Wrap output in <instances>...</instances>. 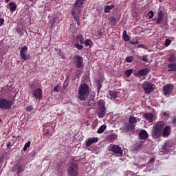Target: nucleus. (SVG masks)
Returning a JSON list of instances; mask_svg holds the SVG:
<instances>
[{
	"instance_id": "nucleus-1",
	"label": "nucleus",
	"mask_w": 176,
	"mask_h": 176,
	"mask_svg": "<svg viewBox=\"0 0 176 176\" xmlns=\"http://www.w3.org/2000/svg\"><path fill=\"white\" fill-rule=\"evenodd\" d=\"M90 94L89 91V85L86 83L82 84L78 87V98L80 101H85L87 96Z\"/></svg>"
},
{
	"instance_id": "nucleus-2",
	"label": "nucleus",
	"mask_w": 176,
	"mask_h": 176,
	"mask_svg": "<svg viewBox=\"0 0 176 176\" xmlns=\"http://www.w3.org/2000/svg\"><path fill=\"white\" fill-rule=\"evenodd\" d=\"M85 1L86 0H76L74 5L72 14H80L82 9H83V5H85Z\"/></svg>"
},
{
	"instance_id": "nucleus-3",
	"label": "nucleus",
	"mask_w": 176,
	"mask_h": 176,
	"mask_svg": "<svg viewBox=\"0 0 176 176\" xmlns=\"http://www.w3.org/2000/svg\"><path fill=\"white\" fill-rule=\"evenodd\" d=\"M67 174L69 176H78L79 175V167L78 164L72 162L67 168Z\"/></svg>"
},
{
	"instance_id": "nucleus-4",
	"label": "nucleus",
	"mask_w": 176,
	"mask_h": 176,
	"mask_svg": "<svg viewBox=\"0 0 176 176\" xmlns=\"http://www.w3.org/2000/svg\"><path fill=\"white\" fill-rule=\"evenodd\" d=\"M107 115V110L105 109V102L100 100L98 102V117L101 119Z\"/></svg>"
},
{
	"instance_id": "nucleus-5",
	"label": "nucleus",
	"mask_w": 176,
	"mask_h": 176,
	"mask_svg": "<svg viewBox=\"0 0 176 176\" xmlns=\"http://www.w3.org/2000/svg\"><path fill=\"white\" fill-rule=\"evenodd\" d=\"M13 104L12 100H9L5 98H0V109H3L4 111L12 109V105H13Z\"/></svg>"
},
{
	"instance_id": "nucleus-6",
	"label": "nucleus",
	"mask_w": 176,
	"mask_h": 176,
	"mask_svg": "<svg viewBox=\"0 0 176 176\" xmlns=\"http://www.w3.org/2000/svg\"><path fill=\"white\" fill-rule=\"evenodd\" d=\"M109 152H111L115 156L120 157L123 155V150L117 144H111L109 148Z\"/></svg>"
},
{
	"instance_id": "nucleus-7",
	"label": "nucleus",
	"mask_w": 176,
	"mask_h": 176,
	"mask_svg": "<svg viewBox=\"0 0 176 176\" xmlns=\"http://www.w3.org/2000/svg\"><path fill=\"white\" fill-rule=\"evenodd\" d=\"M142 87L145 94H151L152 91L155 89V84H152L151 82L145 81L142 85Z\"/></svg>"
},
{
	"instance_id": "nucleus-8",
	"label": "nucleus",
	"mask_w": 176,
	"mask_h": 176,
	"mask_svg": "<svg viewBox=\"0 0 176 176\" xmlns=\"http://www.w3.org/2000/svg\"><path fill=\"white\" fill-rule=\"evenodd\" d=\"M129 124L126 126V130H134L138 122H140V118H137L134 116H131L129 119Z\"/></svg>"
},
{
	"instance_id": "nucleus-9",
	"label": "nucleus",
	"mask_w": 176,
	"mask_h": 176,
	"mask_svg": "<svg viewBox=\"0 0 176 176\" xmlns=\"http://www.w3.org/2000/svg\"><path fill=\"white\" fill-rule=\"evenodd\" d=\"M73 61L75 63L76 68H83L85 65L83 64V58L80 55H76L73 57Z\"/></svg>"
},
{
	"instance_id": "nucleus-10",
	"label": "nucleus",
	"mask_w": 176,
	"mask_h": 176,
	"mask_svg": "<svg viewBox=\"0 0 176 176\" xmlns=\"http://www.w3.org/2000/svg\"><path fill=\"white\" fill-rule=\"evenodd\" d=\"M27 50H28V48L25 45L20 50V57L23 62L30 60V55H27Z\"/></svg>"
},
{
	"instance_id": "nucleus-11",
	"label": "nucleus",
	"mask_w": 176,
	"mask_h": 176,
	"mask_svg": "<svg viewBox=\"0 0 176 176\" xmlns=\"http://www.w3.org/2000/svg\"><path fill=\"white\" fill-rule=\"evenodd\" d=\"M32 97L34 100H37V101H41L43 97V91L41 88H36L32 91Z\"/></svg>"
},
{
	"instance_id": "nucleus-12",
	"label": "nucleus",
	"mask_w": 176,
	"mask_h": 176,
	"mask_svg": "<svg viewBox=\"0 0 176 176\" xmlns=\"http://www.w3.org/2000/svg\"><path fill=\"white\" fill-rule=\"evenodd\" d=\"M164 94L166 97H170V94L173 93V90H174V85L172 84H167L163 87Z\"/></svg>"
},
{
	"instance_id": "nucleus-13",
	"label": "nucleus",
	"mask_w": 176,
	"mask_h": 176,
	"mask_svg": "<svg viewBox=\"0 0 176 176\" xmlns=\"http://www.w3.org/2000/svg\"><path fill=\"white\" fill-rule=\"evenodd\" d=\"M162 151L166 152L167 153H170L173 149H174V144L171 143V142H166L163 147L162 148Z\"/></svg>"
},
{
	"instance_id": "nucleus-14",
	"label": "nucleus",
	"mask_w": 176,
	"mask_h": 176,
	"mask_svg": "<svg viewBox=\"0 0 176 176\" xmlns=\"http://www.w3.org/2000/svg\"><path fill=\"white\" fill-rule=\"evenodd\" d=\"M86 146H90L91 145H93V144H96V142H98V138L93 137L89 138L86 140Z\"/></svg>"
},
{
	"instance_id": "nucleus-15",
	"label": "nucleus",
	"mask_w": 176,
	"mask_h": 176,
	"mask_svg": "<svg viewBox=\"0 0 176 176\" xmlns=\"http://www.w3.org/2000/svg\"><path fill=\"white\" fill-rule=\"evenodd\" d=\"M107 98L112 100H116L118 98V92H116V91H109Z\"/></svg>"
},
{
	"instance_id": "nucleus-16",
	"label": "nucleus",
	"mask_w": 176,
	"mask_h": 176,
	"mask_svg": "<svg viewBox=\"0 0 176 176\" xmlns=\"http://www.w3.org/2000/svg\"><path fill=\"white\" fill-rule=\"evenodd\" d=\"M149 74V69H142L139 70L137 73H135V76H145V75H148Z\"/></svg>"
},
{
	"instance_id": "nucleus-17",
	"label": "nucleus",
	"mask_w": 176,
	"mask_h": 176,
	"mask_svg": "<svg viewBox=\"0 0 176 176\" xmlns=\"http://www.w3.org/2000/svg\"><path fill=\"white\" fill-rule=\"evenodd\" d=\"M151 135L153 138H155V140H157V138H160V135H162V132L153 128L152 130Z\"/></svg>"
},
{
	"instance_id": "nucleus-18",
	"label": "nucleus",
	"mask_w": 176,
	"mask_h": 176,
	"mask_svg": "<svg viewBox=\"0 0 176 176\" xmlns=\"http://www.w3.org/2000/svg\"><path fill=\"white\" fill-rule=\"evenodd\" d=\"M155 129V130H158V131H160L162 133L163 129H164V122L160 121L157 122L153 127Z\"/></svg>"
},
{
	"instance_id": "nucleus-19",
	"label": "nucleus",
	"mask_w": 176,
	"mask_h": 176,
	"mask_svg": "<svg viewBox=\"0 0 176 176\" xmlns=\"http://www.w3.org/2000/svg\"><path fill=\"white\" fill-rule=\"evenodd\" d=\"M170 134H171V130H170V126H165L163 130L162 137H164V138H167V137H168Z\"/></svg>"
},
{
	"instance_id": "nucleus-20",
	"label": "nucleus",
	"mask_w": 176,
	"mask_h": 176,
	"mask_svg": "<svg viewBox=\"0 0 176 176\" xmlns=\"http://www.w3.org/2000/svg\"><path fill=\"white\" fill-rule=\"evenodd\" d=\"M144 119L146 120H148L150 123H152L153 122V115L152 113H146L143 115Z\"/></svg>"
},
{
	"instance_id": "nucleus-21",
	"label": "nucleus",
	"mask_w": 176,
	"mask_h": 176,
	"mask_svg": "<svg viewBox=\"0 0 176 176\" xmlns=\"http://www.w3.org/2000/svg\"><path fill=\"white\" fill-rule=\"evenodd\" d=\"M106 140L109 141V142L116 141V140H118V134L113 133L111 135H109L107 136Z\"/></svg>"
},
{
	"instance_id": "nucleus-22",
	"label": "nucleus",
	"mask_w": 176,
	"mask_h": 176,
	"mask_svg": "<svg viewBox=\"0 0 176 176\" xmlns=\"http://www.w3.org/2000/svg\"><path fill=\"white\" fill-rule=\"evenodd\" d=\"M148 137V132H146V131L145 130H142L139 133V138H140V140H146Z\"/></svg>"
},
{
	"instance_id": "nucleus-23",
	"label": "nucleus",
	"mask_w": 176,
	"mask_h": 176,
	"mask_svg": "<svg viewBox=\"0 0 176 176\" xmlns=\"http://www.w3.org/2000/svg\"><path fill=\"white\" fill-rule=\"evenodd\" d=\"M168 72H176V63L168 64Z\"/></svg>"
},
{
	"instance_id": "nucleus-24",
	"label": "nucleus",
	"mask_w": 176,
	"mask_h": 176,
	"mask_svg": "<svg viewBox=\"0 0 176 176\" xmlns=\"http://www.w3.org/2000/svg\"><path fill=\"white\" fill-rule=\"evenodd\" d=\"M167 60H168V63H176V56H175V54H170V55L168 56Z\"/></svg>"
},
{
	"instance_id": "nucleus-25",
	"label": "nucleus",
	"mask_w": 176,
	"mask_h": 176,
	"mask_svg": "<svg viewBox=\"0 0 176 176\" xmlns=\"http://www.w3.org/2000/svg\"><path fill=\"white\" fill-rule=\"evenodd\" d=\"M88 107H94L96 105V100H94V97L91 96L88 100Z\"/></svg>"
},
{
	"instance_id": "nucleus-26",
	"label": "nucleus",
	"mask_w": 176,
	"mask_h": 176,
	"mask_svg": "<svg viewBox=\"0 0 176 176\" xmlns=\"http://www.w3.org/2000/svg\"><path fill=\"white\" fill-rule=\"evenodd\" d=\"M72 14L77 23V25L79 27V25H80V14Z\"/></svg>"
},
{
	"instance_id": "nucleus-27",
	"label": "nucleus",
	"mask_w": 176,
	"mask_h": 176,
	"mask_svg": "<svg viewBox=\"0 0 176 176\" xmlns=\"http://www.w3.org/2000/svg\"><path fill=\"white\" fill-rule=\"evenodd\" d=\"M115 8L114 5L106 6L104 8V13H109Z\"/></svg>"
},
{
	"instance_id": "nucleus-28",
	"label": "nucleus",
	"mask_w": 176,
	"mask_h": 176,
	"mask_svg": "<svg viewBox=\"0 0 176 176\" xmlns=\"http://www.w3.org/2000/svg\"><path fill=\"white\" fill-rule=\"evenodd\" d=\"M76 39L81 45H83L85 43V37H83V35L82 34H78L76 36Z\"/></svg>"
},
{
	"instance_id": "nucleus-29",
	"label": "nucleus",
	"mask_w": 176,
	"mask_h": 176,
	"mask_svg": "<svg viewBox=\"0 0 176 176\" xmlns=\"http://www.w3.org/2000/svg\"><path fill=\"white\" fill-rule=\"evenodd\" d=\"M105 130H107V125L102 124L99 127V129L97 131V133L98 134H102V132L105 131Z\"/></svg>"
},
{
	"instance_id": "nucleus-30",
	"label": "nucleus",
	"mask_w": 176,
	"mask_h": 176,
	"mask_svg": "<svg viewBox=\"0 0 176 176\" xmlns=\"http://www.w3.org/2000/svg\"><path fill=\"white\" fill-rule=\"evenodd\" d=\"M9 8L11 12H15L17 9V6L14 3H9Z\"/></svg>"
},
{
	"instance_id": "nucleus-31",
	"label": "nucleus",
	"mask_w": 176,
	"mask_h": 176,
	"mask_svg": "<svg viewBox=\"0 0 176 176\" xmlns=\"http://www.w3.org/2000/svg\"><path fill=\"white\" fill-rule=\"evenodd\" d=\"M129 43L131 45H138V43H140V37H135V38L132 39Z\"/></svg>"
},
{
	"instance_id": "nucleus-32",
	"label": "nucleus",
	"mask_w": 176,
	"mask_h": 176,
	"mask_svg": "<svg viewBox=\"0 0 176 176\" xmlns=\"http://www.w3.org/2000/svg\"><path fill=\"white\" fill-rule=\"evenodd\" d=\"M110 25H116V19L114 16H111L110 17Z\"/></svg>"
},
{
	"instance_id": "nucleus-33",
	"label": "nucleus",
	"mask_w": 176,
	"mask_h": 176,
	"mask_svg": "<svg viewBox=\"0 0 176 176\" xmlns=\"http://www.w3.org/2000/svg\"><path fill=\"white\" fill-rule=\"evenodd\" d=\"M6 93H8V87H5L1 88L0 91L1 96H6Z\"/></svg>"
},
{
	"instance_id": "nucleus-34",
	"label": "nucleus",
	"mask_w": 176,
	"mask_h": 176,
	"mask_svg": "<svg viewBox=\"0 0 176 176\" xmlns=\"http://www.w3.org/2000/svg\"><path fill=\"white\" fill-rule=\"evenodd\" d=\"M85 45V46H89L91 47V45H93V41L90 39H87L85 41H84Z\"/></svg>"
},
{
	"instance_id": "nucleus-35",
	"label": "nucleus",
	"mask_w": 176,
	"mask_h": 176,
	"mask_svg": "<svg viewBox=\"0 0 176 176\" xmlns=\"http://www.w3.org/2000/svg\"><path fill=\"white\" fill-rule=\"evenodd\" d=\"M133 60H134V56H126L125 58L126 63H132Z\"/></svg>"
},
{
	"instance_id": "nucleus-36",
	"label": "nucleus",
	"mask_w": 176,
	"mask_h": 176,
	"mask_svg": "<svg viewBox=\"0 0 176 176\" xmlns=\"http://www.w3.org/2000/svg\"><path fill=\"white\" fill-rule=\"evenodd\" d=\"M126 76H127L129 78V76H130L132 74H133V69H127L125 72H124Z\"/></svg>"
},
{
	"instance_id": "nucleus-37",
	"label": "nucleus",
	"mask_w": 176,
	"mask_h": 176,
	"mask_svg": "<svg viewBox=\"0 0 176 176\" xmlns=\"http://www.w3.org/2000/svg\"><path fill=\"white\" fill-rule=\"evenodd\" d=\"M142 148V144L141 143H136L135 144V151H138V149H141Z\"/></svg>"
},
{
	"instance_id": "nucleus-38",
	"label": "nucleus",
	"mask_w": 176,
	"mask_h": 176,
	"mask_svg": "<svg viewBox=\"0 0 176 176\" xmlns=\"http://www.w3.org/2000/svg\"><path fill=\"white\" fill-rule=\"evenodd\" d=\"M24 171V168L23 166H19L17 168V174L18 175H20L21 173Z\"/></svg>"
},
{
	"instance_id": "nucleus-39",
	"label": "nucleus",
	"mask_w": 176,
	"mask_h": 176,
	"mask_svg": "<svg viewBox=\"0 0 176 176\" xmlns=\"http://www.w3.org/2000/svg\"><path fill=\"white\" fill-rule=\"evenodd\" d=\"M30 145H31V142L28 141L26 144H25L24 147L23 148V151H27V148H30Z\"/></svg>"
},
{
	"instance_id": "nucleus-40",
	"label": "nucleus",
	"mask_w": 176,
	"mask_h": 176,
	"mask_svg": "<svg viewBox=\"0 0 176 176\" xmlns=\"http://www.w3.org/2000/svg\"><path fill=\"white\" fill-rule=\"evenodd\" d=\"M147 16L149 19H153V16H155V14L153 13V11H149L147 14Z\"/></svg>"
},
{
	"instance_id": "nucleus-41",
	"label": "nucleus",
	"mask_w": 176,
	"mask_h": 176,
	"mask_svg": "<svg viewBox=\"0 0 176 176\" xmlns=\"http://www.w3.org/2000/svg\"><path fill=\"white\" fill-rule=\"evenodd\" d=\"M75 47H76V49H78V50H82V49H83V45H80L79 43H76L74 45Z\"/></svg>"
},
{
	"instance_id": "nucleus-42",
	"label": "nucleus",
	"mask_w": 176,
	"mask_h": 176,
	"mask_svg": "<svg viewBox=\"0 0 176 176\" xmlns=\"http://www.w3.org/2000/svg\"><path fill=\"white\" fill-rule=\"evenodd\" d=\"M157 14H158V17L163 19L164 14H163V11L162 10L160 9L158 10Z\"/></svg>"
},
{
	"instance_id": "nucleus-43",
	"label": "nucleus",
	"mask_w": 176,
	"mask_h": 176,
	"mask_svg": "<svg viewBox=\"0 0 176 176\" xmlns=\"http://www.w3.org/2000/svg\"><path fill=\"white\" fill-rule=\"evenodd\" d=\"M170 43H171V40H170L168 38H166L164 45L166 47L170 46Z\"/></svg>"
},
{
	"instance_id": "nucleus-44",
	"label": "nucleus",
	"mask_w": 176,
	"mask_h": 176,
	"mask_svg": "<svg viewBox=\"0 0 176 176\" xmlns=\"http://www.w3.org/2000/svg\"><path fill=\"white\" fill-rule=\"evenodd\" d=\"M122 37L124 38V41L125 42H129V41H130V37L127 34H125L124 36H122Z\"/></svg>"
},
{
	"instance_id": "nucleus-45",
	"label": "nucleus",
	"mask_w": 176,
	"mask_h": 176,
	"mask_svg": "<svg viewBox=\"0 0 176 176\" xmlns=\"http://www.w3.org/2000/svg\"><path fill=\"white\" fill-rule=\"evenodd\" d=\"M33 109H34V107H32V105L28 106L26 107L27 112H31V111H32Z\"/></svg>"
},
{
	"instance_id": "nucleus-46",
	"label": "nucleus",
	"mask_w": 176,
	"mask_h": 176,
	"mask_svg": "<svg viewBox=\"0 0 176 176\" xmlns=\"http://www.w3.org/2000/svg\"><path fill=\"white\" fill-rule=\"evenodd\" d=\"M125 176H133V172L130 170L125 172Z\"/></svg>"
},
{
	"instance_id": "nucleus-47",
	"label": "nucleus",
	"mask_w": 176,
	"mask_h": 176,
	"mask_svg": "<svg viewBox=\"0 0 176 176\" xmlns=\"http://www.w3.org/2000/svg\"><path fill=\"white\" fill-rule=\"evenodd\" d=\"M162 21H163V18H160V17H157V24H160V23H162Z\"/></svg>"
},
{
	"instance_id": "nucleus-48",
	"label": "nucleus",
	"mask_w": 176,
	"mask_h": 176,
	"mask_svg": "<svg viewBox=\"0 0 176 176\" xmlns=\"http://www.w3.org/2000/svg\"><path fill=\"white\" fill-rule=\"evenodd\" d=\"M142 61H144V62L148 61V55H144V56H143V57H142Z\"/></svg>"
},
{
	"instance_id": "nucleus-49",
	"label": "nucleus",
	"mask_w": 176,
	"mask_h": 176,
	"mask_svg": "<svg viewBox=\"0 0 176 176\" xmlns=\"http://www.w3.org/2000/svg\"><path fill=\"white\" fill-rule=\"evenodd\" d=\"M4 23H5V19L0 18V27H2Z\"/></svg>"
},
{
	"instance_id": "nucleus-50",
	"label": "nucleus",
	"mask_w": 176,
	"mask_h": 176,
	"mask_svg": "<svg viewBox=\"0 0 176 176\" xmlns=\"http://www.w3.org/2000/svg\"><path fill=\"white\" fill-rule=\"evenodd\" d=\"M54 90L56 93H58L60 91V90L58 89V86L54 87Z\"/></svg>"
},
{
	"instance_id": "nucleus-51",
	"label": "nucleus",
	"mask_w": 176,
	"mask_h": 176,
	"mask_svg": "<svg viewBox=\"0 0 176 176\" xmlns=\"http://www.w3.org/2000/svg\"><path fill=\"white\" fill-rule=\"evenodd\" d=\"M57 21V18H54L53 20H52V25H54V24H56V22Z\"/></svg>"
},
{
	"instance_id": "nucleus-52",
	"label": "nucleus",
	"mask_w": 176,
	"mask_h": 176,
	"mask_svg": "<svg viewBox=\"0 0 176 176\" xmlns=\"http://www.w3.org/2000/svg\"><path fill=\"white\" fill-rule=\"evenodd\" d=\"M97 90H98V93H100V90H101V84L98 85Z\"/></svg>"
},
{
	"instance_id": "nucleus-53",
	"label": "nucleus",
	"mask_w": 176,
	"mask_h": 176,
	"mask_svg": "<svg viewBox=\"0 0 176 176\" xmlns=\"http://www.w3.org/2000/svg\"><path fill=\"white\" fill-rule=\"evenodd\" d=\"M163 116H168H168H170V114H169L168 113H167V112H164V113H163Z\"/></svg>"
},
{
	"instance_id": "nucleus-54",
	"label": "nucleus",
	"mask_w": 176,
	"mask_h": 176,
	"mask_svg": "<svg viewBox=\"0 0 176 176\" xmlns=\"http://www.w3.org/2000/svg\"><path fill=\"white\" fill-rule=\"evenodd\" d=\"M6 146L7 148H9V146H12V142H9L8 143H7Z\"/></svg>"
},
{
	"instance_id": "nucleus-55",
	"label": "nucleus",
	"mask_w": 176,
	"mask_h": 176,
	"mask_svg": "<svg viewBox=\"0 0 176 176\" xmlns=\"http://www.w3.org/2000/svg\"><path fill=\"white\" fill-rule=\"evenodd\" d=\"M125 35H127V32L124 30L122 33V36H124Z\"/></svg>"
},
{
	"instance_id": "nucleus-56",
	"label": "nucleus",
	"mask_w": 176,
	"mask_h": 176,
	"mask_svg": "<svg viewBox=\"0 0 176 176\" xmlns=\"http://www.w3.org/2000/svg\"><path fill=\"white\" fill-rule=\"evenodd\" d=\"M172 122H173V124H175L176 123V118H173L172 120Z\"/></svg>"
},
{
	"instance_id": "nucleus-57",
	"label": "nucleus",
	"mask_w": 176,
	"mask_h": 176,
	"mask_svg": "<svg viewBox=\"0 0 176 176\" xmlns=\"http://www.w3.org/2000/svg\"><path fill=\"white\" fill-rule=\"evenodd\" d=\"M60 56L61 57V58H65V56H64L63 54H60Z\"/></svg>"
},
{
	"instance_id": "nucleus-58",
	"label": "nucleus",
	"mask_w": 176,
	"mask_h": 176,
	"mask_svg": "<svg viewBox=\"0 0 176 176\" xmlns=\"http://www.w3.org/2000/svg\"><path fill=\"white\" fill-rule=\"evenodd\" d=\"M10 0H4V2L6 3H8V2H10Z\"/></svg>"
},
{
	"instance_id": "nucleus-59",
	"label": "nucleus",
	"mask_w": 176,
	"mask_h": 176,
	"mask_svg": "<svg viewBox=\"0 0 176 176\" xmlns=\"http://www.w3.org/2000/svg\"><path fill=\"white\" fill-rule=\"evenodd\" d=\"M154 160H155V159L151 158L150 162H153Z\"/></svg>"
},
{
	"instance_id": "nucleus-60",
	"label": "nucleus",
	"mask_w": 176,
	"mask_h": 176,
	"mask_svg": "<svg viewBox=\"0 0 176 176\" xmlns=\"http://www.w3.org/2000/svg\"><path fill=\"white\" fill-rule=\"evenodd\" d=\"M78 72H82L80 69L77 70Z\"/></svg>"
},
{
	"instance_id": "nucleus-61",
	"label": "nucleus",
	"mask_w": 176,
	"mask_h": 176,
	"mask_svg": "<svg viewBox=\"0 0 176 176\" xmlns=\"http://www.w3.org/2000/svg\"><path fill=\"white\" fill-rule=\"evenodd\" d=\"M1 122H2V120H1V119H0V123H1Z\"/></svg>"
},
{
	"instance_id": "nucleus-62",
	"label": "nucleus",
	"mask_w": 176,
	"mask_h": 176,
	"mask_svg": "<svg viewBox=\"0 0 176 176\" xmlns=\"http://www.w3.org/2000/svg\"><path fill=\"white\" fill-rule=\"evenodd\" d=\"M45 134H49V132L45 133Z\"/></svg>"
},
{
	"instance_id": "nucleus-63",
	"label": "nucleus",
	"mask_w": 176,
	"mask_h": 176,
	"mask_svg": "<svg viewBox=\"0 0 176 176\" xmlns=\"http://www.w3.org/2000/svg\"><path fill=\"white\" fill-rule=\"evenodd\" d=\"M18 32H19V30H17Z\"/></svg>"
},
{
	"instance_id": "nucleus-64",
	"label": "nucleus",
	"mask_w": 176,
	"mask_h": 176,
	"mask_svg": "<svg viewBox=\"0 0 176 176\" xmlns=\"http://www.w3.org/2000/svg\"><path fill=\"white\" fill-rule=\"evenodd\" d=\"M18 32H19V30H17Z\"/></svg>"
}]
</instances>
